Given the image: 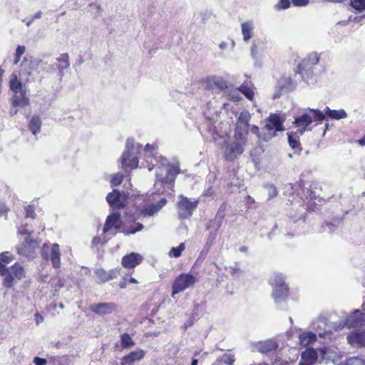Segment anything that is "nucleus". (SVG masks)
I'll return each instance as SVG.
<instances>
[{
  "label": "nucleus",
  "instance_id": "obj_1",
  "mask_svg": "<svg viewBox=\"0 0 365 365\" xmlns=\"http://www.w3.org/2000/svg\"><path fill=\"white\" fill-rule=\"evenodd\" d=\"M145 167L150 171L154 167H157L155 186L165 184H173L175 182L176 176L180 173L178 165H171L167 163V160L158 155L155 145L147 144L144 149Z\"/></svg>",
  "mask_w": 365,
  "mask_h": 365
},
{
  "label": "nucleus",
  "instance_id": "obj_2",
  "mask_svg": "<svg viewBox=\"0 0 365 365\" xmlns=\"http://www.w3.org/2000/svg\"><path fill=\"white\" fill-rule=\"evenodd\" d=\"M312 114H313V113H312ZM313 120H315L313 118V115H310L307 113H304L294 118V124L297 128V131L288 134L289 144L293 149L298 148L299 136L302 135L305 130H308L309 126Z\"/></svg>",
  "mask_w": 365,
  "mask_h": 365
},
{
  "label": "nucleus",
  "instance_id": "obj_3",
  "mask_svg": "<svg viewBox=\"0 0 365 365\" xmlns=\"http://www.w3.org/2000/svg\"><path fill=\"white\" fill-rule=\"evenodd\" d=\"M234 142L229 143L224 140L222 149L223 150L224 158L226 160L232 161L244 152V148L247 144V137L238 136L234 135Z\"/></svg>",
  "mask_w": 365,
  "mask_h": 365
},
{
  "label": "nucleus",
  "instance_id": "obj_4",
  "mask_svg": "<svg viewBox=\"0 0 365 365\" xmlns=\"http://www.w3.org/2000/svg\"><path fill=\"white\" fill-rule=\"evenodd\" d=\"M196 282L197 277L191 272L180 274L175 279L172 284V297L174 298L177 294L193 287Z\"/></svg>",
  "mask_w": 365,
  "mask_h": 365
},
{
  "label": "nucleus",
  "instance_id": "obj_5",
  "mask_svg": "<svg viewBox=\"0 0 365 365\" xmlns=\"http://www.w3.org/2000/svg\"><path fill=\"white\" fill-rule=\"evenodd\" d=\"M140 145H138L136 148L133 139H128L125 145V150L123 152L121 157V164L123 168L130 167L133 169L138 167V160L136 157V154L138 152Z\"/></svg>",
  "mask_w": 365,
  "mask_h": 365
},
{
  "label": "nucleus",
  "instance_id": "obj_6",
  "mask_svg": "<svg viewBox=\"0 0 365 365\" xmlns=\"http://www.w3.org/2000/svg\"><path fill=\"white\" fill-rule=\"evenodd\" d=\"M273 287L272 297L276 303H279L287 296L288 287L281 274H276L269 279Z\"/></svg>",
  "mask_w": 365,
  "mask_h": 365
},
{
  "label": "nucleus",
  "instance_id": "obj_7",
  "mask_svg": "<svg viewBox=\"0 0 365 365\" xmlns=\"http://www.w3.org/2000/svg\"><path fill=\"white\" fill-rule=\"evenodd\" d=\"M309 110L313 113V118L317 121H322L325 119L326 116L331 120H341L347 117V113L344 109L331 110L329 107H326L324 111H321L319 109L307 108L305 111Z\"/></svg>",
  "mask_w": 365,
  "mask_h": 365
},
{
  "label": "nucleus",
  "instance_id": "obj_8",
  "mask_svg": "<svg viewBox=\"0 0 365 365\" xmlns=\"http://www.w3.org/2000/svg\"><path fill=\"white\" fill-rule=\"evenodd\" d=\"M179 197L180 200L177 204L178 216L181 219L188 218L197 208L199 201H191L187 197L182 195Z\"/></svg>",
  "mask_w": 365,
  "mask_h": 365
},
{
  "label": "nucleus",
  "instance_id": "obj_9",
  "mask_svg": "<svg viewBox=\"0 0 365 365\" xmlns=\"http://www.w3.org/2000/svg\"><path fill=\"white\" fill-rule=\"evenodd\" d=\"M42 257L50 259L54 268H59L61 266V253L59 245L56 243L52 244L51 247L47 244H43L41 250Z\"/></svg>",
  "mask_w": 365,
  "mask_h": 365
},
{
  "label": "nucleus",
  "instance_id": "obj_10",
  "mask_svg": "<svg viewBox=\"0 0 365 365\" xmlns=\"http://www.w3.org/2000/svg\"><path fill=\"white\" fill-rule=\"evenodd\" d=\"M362 309L365 312V303L362 304ZM365 325V314L360 310L356 309L349 317L346 318L345 322L334 327L336 331L341 329L344 326L349 328L360 327Z\"/></svg>",
  "mask_w": 365,
  "mask_h": 365
},
{
  "label": "nucleus",
  "instance_id": "obj_11",
  "mask_svg": "<svg viewBox=\"0 0 365 365\" xmlns=\"http://www.w3.org/2000/svg\"><path fill=\"white\" fill-rule=\"evenodd\" d=\"M69 67L70 62L68 54L66 53H61L58 58H56V62L51 64V73L58 71L60 77V81H61L62 78L65 75V71L67 70Z\"/></svg>",
  "mask_w": 365,
  "mask_h": 365
},
{
  "label": "nucleus",
  "instance_id": "obj_12",
  "mask_svg": "<svg viewBox=\"0 0 365 365\" xmlns=\"http://www.w3.org/2000/svg\"><path fill=\"white\" fill-rule=\"evenodd\" d=\"M37 67L38 64L36 61L24 58L20 63L19 77L21 80L28 81L29 78L36 73Z\"/></svg>",
  "mask_w": 365,
  "mask_h": 365
},
{
  "label": "nucleus",
  "instance_id": "obj_13",
  "mask_svg": "<svg viewBox=\"0 0 365 365\" xmlns=\"http://www.w3.org/2000/svg\"><path fill=\"white\" fill-rule=\"evenodd\" d=\"M250 118L251 115L248 111L244 110L240 113L235 129V134L238 138L240 136L247 137Z\"/></svg>",
  "mask_w": 365,
  "mask_h": 365
},
{
  "label": "nucleus",
  "instance_id": "obj_14",
  "mask_svg": "<svg viewBox=\"0 0 365 365\" xmlns=\"http://www.w3.org/2000/svg\"><path fill=\"white\" fill-rule=\"evenodd\" d=\"M265 43L261 40H254L250 48V53L255 64L259 67L262 65V56L264 51Z\"/></svg>",
  "mask_w": 365,
  "mask_h": 365
},
{
  "label": "nucleus",
  "instance_id": "obj_15",
  "mask_svg": "<svg viewBox=\"0 0 365 365\" xmlns=\"http://www.w3.org/2000/svg\"><path fill=\"white\" fill-rule=\"evenodd\" d=\"M106 200L109 205L115 208H121L125 206V196L124 193H120L117 190L108 193L106 196Z\"/></svg>",
  "mask_w": 365,
  "mask_h": 365
},
{
  "label": "nucleus",
  "instance_id": "obj_16",
  "mask_svg": "<svg viewBox=\"0 0 365 365\" xmlns=\"http://www.w3.org/2000/svg\"><path fill=\"white\" fill-rule=\"evenodd\" d=\"M98 283H104L109 280L116 279L120 275V269H114L109 272H106L103 269H97L95 271Z\"/></svg>",
  "mask_w": 365,
  "mask_h": 365
},
{
  "label": "nucleus",
  "instance_id": "obj_17",
  "mask_svg": "<svg viewBox=\"0 0 365 365\" xmlns=\"http://www.w3.org/2000/svg\"><path fill=\"white\" fill-rule=\"evenodd\" d=\"M90 310L99 315H106L111 314L116 309V305L114 303H98L91 304Z\"/></svg>",
  "mask_w": 365,
  "mask_h": 365
},
{
  "label": "nucleus",
  "instance_id": "obj_18",
  "mask_svg": "<svg viewBox=\"0 0 365 365\" xmlns=\"http://www.w3.org/2000/svg\"><path fill=\"white\" fill-rule=\"evenodd\" d=\"M347 341L353 346L365 347V329L351 332L348 335Z\"/></svg>",
  "mask_w": 365,
  "mask_h": 365
},
{
  "label": "nucleus",
  "instance_id": "obj_19",
  "mask_svg": "<svg viewBox=\"0 0 365 365\" xmlns=\"http://www.w3.org/2000/svg\"><path fill=\"white\" fill-rule=\"evenodd\" d=\"M143 257L138 253L131 252L122 258L121 264L126 269H132L141 263Z\"/></svg>",
  "mask_w": 365,
  "mask_h": 365
},
{
  "label": "nucleus",
  "instance_id": "obj_20",
  "mask_svg": "<svg viewBox=\"0 0 365 365\" xmlns=\"http://www.w3.org/2000/svg\"><path fill=\"white\" fill-rule=\"evenodd\" d=\"M253 347L258 351L265 354L274 351L278 347V344L273 339H267L252 344Z\"/></svg>",
  "mask_w": 365,
  "mask_h": 365
},
{
  "label": "nucleus",
  "instance_id": "obj_21",
  "mask_svg": "<svg viewBox=\"0 0 365 365\" xmlns=\"http://www.w3.org/2000/svg\"><path fill=\"white\" fill-rule=\"evenodd\" d=\"M166 203L167 200L165 198H162L156 203L145 207L142 210L140 213L143 217H152L157 214L166 205Z\"/></svg>",
  "mask_w": 365,
  "mask_h": 365
},
{
  "label": "nucleus",
  "instance_id": "obj_22",
  "mask_svg": "<svg viewBox=\"0 0 365 365\" xmlns=\"http://www.w3.org/2000/svg\"><path fill=\"white\" fill-rule=\"evenodd\" d=\"M264 128L267 130H275L276 131L284 130L282 126V120L277 114H270L267 118V122L264 125Z\"/></svg>",
  "mask_w": 365,
  "mask_h": 365
},
{
  "label": "nucleus",
  "instance_id": "obj_23",
  "mask_svg": "<svg viewBox=\"0 0 365 365\" xmlns=\"http://www.w3.org/2000/svg\"><path fill=\"white\" fill-rule=\"evenodd\" d=\"M120 215L118 212H114L110 215L108 216L104 227H103V233L107 232L108 230H110L111 228L114 227L115 229L120 228Z\"/></svg>",
  "mask_w": 365,
  "mask_h": 365
},
{
  "label": "nucleus",
  "instance_id": "obj_24",
  "mask_svg": "<svg viewBox=\"0 0 365 365\" xmlns=\"http://www.w3.org/2000/svg\"><path fill=\"white\" fill-rule=\"evenodd\" d=\"M317 353L314 349H307L301 355L299 365H312L317 360Z\"/></svg>",
  "mask_w": 365,
  "mask_h": 365
},
{
  "label": "nucleus",
  "instance_id": "obj_25",
  "mask_svg": "<svg viewBox=\"0 0 365 365\" xmlns=\"http://www.w3.org/2000/svg\"><path fill=\"white\" fill-rule=\"evenodd\" d=\"M331 327L327 324L324 319H319L315 323V329L320 337L329 336L331 332Z\"/></svg>",
  "mask_w": 365,
  "mask_h": 365
},
{
  "label": "nucleus",
  "instance_id": "obj_26",
  "mask_svg": "<svg viewBox=\"0 0 365 365\" xmlns=\"http://www.w3.org/2000/svg\"><path fill=\"white\" fill-rule=\"evenodd\" d=\"M21 80H19L16 74H13L10 79V89L14 93V95L21 93H27L26 88L22 85Z\"/></svg>",
  "mask_w": 365,
  "mask_h": 365
},
{
  "label": "nucleus",
  "instance_id": "obj_27",
  "mask_svg": "<svg viewBox=\"0 0 365 365\" xmlns=\"http://www.w3.org/2000/svg\"><path fill=\"white\" fill-rule=\"evenodd\" d=\"M27 93H21L14 95L11 99V104L15 107L23 108L29 103V100L26 96Z\"/></svg>",
  "mask_w": 365,
  "mask_h": 365
},
{
  "label": "nucleus",
  "instance_id": "obj_28",
  "mask_svg": "<svg viewBox=\"0 0 365 365\" xmlns=\"http://www.w3.org/2000/svg\"><path fill=\"white\" fill-rule=\"evenodd\" d=\"M243 40L248 41L251 38L254 31V24L252 21H246L241 25Z\"/></svg>",
  "mask_w": 365,
  "mask_h": 365
},
{
  "label": "nucleus",
  "instance_id": "obj_29",
  "mask_svg": "<svg viewBox=\"0 0 365 365\" xmlns=\"http://www.w3.org/2000/svg\"><path fill=\"white\" fill-rule=\"evenodd\" d=\"M317 340V335L312 332H307L300 334L299 342L302 346H308Z\"/></svg>",
  "mask_w": 365,
  "mask_h": 365
},
{
  "label": "nucleus",
  "instance_id": "obj_30",
  "mask_svg": "<svg viewBox=\"0 0 365 365\" xmlns=\"http://www.w3.org/2000/svg\"><path fill=\"white\" fill-rule=\"evenodd\" d=\"M29 127L34 135H36L38 133H39L41 127V120L40 118L38 116L32 117L30 120Z\"/></svg>",
  "mask_w": 365,
  "mask_h": 365
},
{
  "label": "nucleus",
  "instance_id": "obj_31",
  "mask_svg": "<svg viewBox=\"0 0 365 365\" xmlns=\"http://www.w3.org/2000/svg\"><path fill=\"white\" fill-rule=\"evenodd\" d=\"M1 275L4 277L3 281L4 287L8 288L11 287L14 284V280L15 278L14 276H13V274L6 267V273Z\"/></svg>",
  "mask_w": 365,
  "mask_h": 365
},
{
  "label": "nucleus",
  "instance_id": "obj_32",
  "mask_svg": "<svg viewBox=\"0 0 365 365\" xmlns=\"http://www.w3.org/2000/svg\"><path fill=\"white\" fill-rule=\"evenodd\" d=\"M120 340L123 348L129 349L135 344L130 336L126 333H124L120 336Z\"/></svg>",
  "mask_w": 365,
  "mask_h": 365
},
{
  "label": "nucleus",
  "instance_id": "obj_33",
  "mask_svg": "<svg viewBox=\"0 0 365 365\" xmlns=\"http://www.w3.org/2000/svg\"><path fill=\"white\" fill-rule=\"evenodd\" d=\"M128 355L131 359V361L135 362L142 360L145 355V351L142 349H137L131 351Z\"/></svg>",
  "mask_w": 365,
  "mask_h": 365
},
{
  "label": "nucleus",
  "instance_id": "obj_34",
  "mask_svg": "<svg viewBox=\"0 0 365 365\" xmlns=\"http://www.w3.org/2000/svg\"><path fill=\"white\" fill-rule=\"evenodd\" d=\"M210 82L212 85L215 86L216 88L224 90L227 88L226 82L220 77H212L210 78Z\"/></svg>",
  "mask_w": 365,
  "mask_h": 365
},
{
  "label": "nucleus",
  "instance_id": "obj_35",
  "mask_svg": "<svg viewBox=\"0 0 365 365\" xmlns=\"http://www.w3.org/2000/svg\"><path fill=\"white\" fill-rule=\"evenodd\" d=\"M11 270H12L11 273L13 274L14 277L17 279H21L24 276V268L21 265H19L16 263L12 266Z\"/></svg>",
  "mask_w": 365,
  "mask_h": 365
},
{
  "label": "nucleus",
  "instance_id": "obj_36",
  "mask_svg": "<svg viewBox=\"0 0 365 365\" xmlns=\"http://www.w3.org/2000/svg\"><path fill=\"white\" fill-rule=\"evenodd\" d=\"M185 249V245L184 242L180 243L177 247H173L169 252V256L170 257H178L181 255L182 252Z\"/></svg>",
  "mask_w": 365,
  "mask_h": 365
},
{
  "label": "nucleus",
  "instance_id": "obj_37",
  "mask_svg": "<svg viewBox=\"0 0 365 365\" xmlns=\"http://www.w3.org/2000/svg\"><path fill=\"white\" fill-rule=\"evenodd\" d=\"M340 365H365V360L359 357H351Z\"/></svg>",
  "mask_w": 365,
  "mask_h": 365
},
{
  "label": "nucleus",
  "instance_id": "obj_38",
  "mask_svg": "<svg viewBox=\"0 0 365 365\" xmlns=\"http://www.w3.org/2000/svg\"><path fill=\"white\" fill-rule=\"evenodd\" d=\"M264 188L267 190L269 199L274 198L277 195V190L274 185L267 184L264 185Z\"/></svg>",
  "mask_w": 365,
  "mask_h": 365
},
{
  "label": "nucleus",
  "instance_id": "obj_39",
  "mask_svg": "<svg viewBox=\"0 0 365 365\" xmlns=\"http://www.w3.org/2000/svg\"><path fill=\"white\" fill-rule=\"evenodd\" d=\"M124 178V175L121 173L113 175L110 180V183L113 186L120 185Z\"/></svg>",
  "mask_w": 365,
  "mask_h": 365
},
{
  "label": "nucleus",
  "instance_id": "obj_40",
  "mask_svg": "<svg viewBox=\"0 0 365 365\" xmlns=\"http://www.w3.org/2000/svg\"><path fill=\"white\" fill-rule=\"evenodd\" d=\"M351 5L356 10H365V0H351Z\"/></svg>",
  "mask_w": 365,
  "mask_h": 365
},
{
  "label": "nucleus",
  "instance_id": "obj_41",
  "mask_svg": "<svg viewBox=\"0 0 365 365\" xmlns=\"http://www.w3.org/2000/svg\"><path fill=\"white\" fill-rule=\"evenodd\" d=\"M221 360L225 364L233 365L235 361V355L226 353L222 356Z\"/></svg>",
  "mask_w": 365,
  "mask_h": 365
},
{
  "label": "nucleus",
  "instance_id": "obj_42",
  "mask_svg": "<svg viewBox=\"0 0 365 365\" xmlns=\"http://www.w3.org/2000/svg\"><path fill=\"white\" fill-rule=\"evenodd\" d=\"M240 91L248 99L252 100L254 96V92L250 88L242 86L240 88Z\"/></svg>",
  "mask_w": 365,
  "mask_h": 365
},
{
  "label": "nucleus",
  "instance_id": "obj_43",
  "mask_svg": "<svg viewBox=\"0 0 365 365\" xmlns=\"http://www.w3.org/2000/svg\"><path fill=\"white\" fill-rule=\"evenodd\" d=\"M0 259L3 262L9 263L14 259V256L9 252H4L0 255Z\"/></svg>",
  "mask_w": 365,
  "mask_h": 365
},
{
  "label": "nucleus",
  "instance_id": "obj_44",
  "mask_svg": "<svg viewBox=\"0 0 365 365\" xmlns=\"http://www.w3.org/2000/svg\"><path fill=\"white\" fill-rule=\"evenodd\" d=\"M290 1L289 0H280L279 4L276 6L277 9H287L290 6Z\"/></svg>",
  "mask_w": 365,
  "mask_h": 365
},
{
  "label": "nucleus",
  "instance_id": "obj_45",
  "mask_svg": "<svg viewBox=\"0 0 365 365\" xmlns=\"http://www.w3.org/2000/svg\"><path fill=\"white\" fill-rule=\"evenodd\" d=\"M229 96L231 99L238 101L241 99L240 91L238 90H232L230 92Z\"/></svg>",
  "mask_w": 365,
  "mask_h": 365
},
{
  "label": "nucleus",
  "instance_id": "obj_46",
  "mask_svg": "<svg viewBox=\"0 0 365 365\" xmlns=\"http://www.w3.org/2000/svg\"><path fill=\"white\" fill-rule=\"evenodd\" d=\"M307 61L310 62L312 65H316L319 61V58L317 53H312L309 56Z\"/></svg>",
  "mask_w": 365,
  "mask_h": 365
},
{
  "label": "nucleus",
  "instance_id": "obj_47",
  "mask_svg": "<svg viewBox=\"0 0 365 365\" xmlns=\"http://www.w3.org/2000/svg\"><path fill=\"white\" fill-rule=\"evenodd\" d=\"M26 217H31L34 218L35 217V213H34V209L32 206L29 205L26 207Z\"/></svg>",
  "mask_w": 365,
  "mask_h": 365
},
{
  "label": "nucleus",
  "instance_id": "obj_48",
  "mask_svg": "<svg viewBox=\"0 0 365 365\" xmlns=\"http://www.w3.org/2000/svg\"><path fill=\"white\" fill-rule=\"evenodd\" d=\"M227 270H228V272L230 274H232L233 275L235 274L242 272V270L240 269V268L237 264H235V265H232V266H230L227 268Z\"/></svg>",
  "mask_w": 365,
  "mask_h": 365
},
{
  "label": "nucleus",
  "instance_id": "obj_49",
  "mask_svg": "<svg viewBox=\"0 0 365 365\" xmlns=\"http://www.w3.org/2000/svg\"><path fill=\"white\" fill-rule=\"evenodd\" d=\"M292 2L296 6H305L309 4V0H292Z\"/></svg>",
  "mask_w": 365,
  "mask_h": 365
},
{
  "label": "nucleus",
  "instance_id": "obj_50",
  "mask_svg": "<svg viewBox=\"0 0 365 365\" xmlns=\"http://www.w3.org/2000/svg\"><path fill=\"white\" fill-rule=\"evenodd\" d=\"M133 361H131V359L128 356V355L124 356L122 359L120 364L121 365H133Z\"/></svg>",
  "mask_w": 365,
  "mask_h": 365
},
{
  "label": "nucleus",
  "instance_id": "obj_51",
  "mask_svg": "<svg viewBox=\"0 0 365 365\" xmlns=\"http://www.w3.org/2000/svg\"><path fill=\"white\" fill-rule=\"evenodd\" d=\"M25 51L26 47L24 46H18L16 50V56H17L18 58H21Z\"/></svg>",
  "mask_w": 365,
  "mask_h": 365
},
{
  "label": "nucleus",
  "instance_id": "obj_52",
  "mask_svg": "<svg viewBox=\"0 0 365 365\" xmlns=\"http://www.w3.org/2000/svg\"><path fill=\"white\" fill-rule=\"evenodd\" d=\"M33 362L36 365H46L47 364V361L45 359H42V358H40L38 356H36L34 359Z\"/></svg>",
  "mask_w": 365,
  "mask_h": 365
},
{
  "label": "nucleus",
  "instance_id": "obj_53",
  "mask_svg": "<svg viewBox=\"0 0 365 365\" xmlns=\"http://www.w3.org/2000/svg\"><path fill=\"white\" fill-rule=\"evenodd\" d=\"M9 211V208L3 203H0V217L6 216Z\"/></svg>",
  "mask_w": 365,
  "mask_h": 365
},
{
  "label": "nucleus",
  "instance_id": "obj_54",
  "mask_svg": "<svg viewBox=\"0 0 365 365\" xmlns=\"http://www.w3.org/2000/svg\"><path fill=\"white\" fill-rule=\"evenodd\" d=\"M34 317H35V322H36V325L40 324L44 320V318L43 317V316H41L38 312L35 314Z\"/></svg>",
  "mask_w": 365,
  "mask_h": 365
},
{
  "label": "nucleus",
  "instance_id": "obj_55",
  "mask_svg": "<svg viewBox=\"0 0 365 365\" xmlns=\"http://www.w3.org/2000/svg\"><path fill=\"white\" fill-rule=\"evenodd\" d=\"M143 228V225L140 223H138V227L136 229L132 230L129 232H125V235L135 234V232L142 230Z\"/></svg>",
  "mask_w": 365,
  "mask_h": 365
},
{
  "label": "nucleus",
  "instance_id": "obj_56",
  "mask_svg": "<svg viewBox=\"0 0 365 365\" xmlns=\"http://www.w3.org/2000/svg\"><path fill=\"white\" fill-rule=\"evenodd\" d=\"M25 240L26 244L32 248H34L37 244L36 241L31 240L29 237H26Z\"/></svg>",
  "mask_w": 365,
  "mask_h": 365
},
{
  "label": "nucleus",
  "instance_id": "obj_57",
  "mask_svg": "<svg viewBox=\"0 0 365 365\" xmlns=\"http://www.w3.org/2000/svg\"><path fill=\"white\" fill-rule=\"evenodd\" d=\"M42 15H43V13L39 11H37L34 16H31L33 20H36V19H41L42 17Z\"/></svg>",
  "mask_w": 365,
  "mask_h": 365
},
{
  "label": "nucleus",
  "instance_id": "obj_58",
  "mask_svg": "<svg viewBox=\"0 0 365 365\" xmlns=\"http://www.w3.org/2000/svg\"><path fill=\"white\" fill-rule=\"evenodd\" d=\"M22 21L24 22L27 26H30L34 20L31 17H29L26 19L23 20Z\"/></svg>",
  "mask_w": 365,
  "mask_h": 365
},
{
  "label": "nucleus",
  "instance_id": "obj_59",
  "mask_svg": "<svg viewBox=\"0 0 365 365\" xmlns=\"http://www.w3.org/2000/svg\"><path fill=\"white\" fill-rule=\"evenodd\" d=\"M251 132L258 135L259 133V128L256 125H253L251 128Z\"/></svg>",
  "mask_w": 365,
  "mask_h": 365
},
{
  "label": "nucleus",
  "instance_id": "obj_60",
  "mask_svg": "<svg viewBox=\"0 0 365 365\" xmlns=\"http://www.w3.org/2000/svg\"><path fill=\"white\" fill-rule=\"evenodd\" d=\"M101 242V238L100 237H94L92 240L93 245H98Z\"/></svg>",
  "mask_w": 365,
  "mask_h": 365
},
{
  "label": "nucleus",
  "instance_id": "obj_61",
  "mask_svg": "<svg viewBox=\"0 0 365 365\" xmlns=\"http://www.w3.org/2000/svg\"><path fill=\"white\" fill-rule=\"evenodd\" d=\"M6 273V266L0 262V274Z\"/></svg>",
  "mask_w": 365,
  "mask_h": 365
},
{
  "label": "nucleus",
  "instance_id": "obj_62",
  "mask_svg": "<svg viewBox=\"0 0 365 365\" xmlns=\"http://www.w3.org/2000/svg\"><path fill=\"white\" fill-rule=\"evenodd\" d=\"M219 47L222 50H225L227 48V43L226 42H221L219 45Z\"/></svg>",
  "mask_w": 365,
  "mask_h": 365
},
{
  "label": "nucleus",
  "instance_id": "obj_63",
  "mask_svg": "<svg viewBox=\"0 0 365 365\" xmlns=\"http://www.w3.org/2000/svg\"><path fill=\"white\" fill-rule=\"evenodd\" d=\"M19 232L21 235L31 234V232L29 230H26L25 228H23L22 230L19 229Z\"/></svg>",
  "mask_w": 365,
  "mask_h": 365
},
{
  "label": "nucleus",
  "instance_id": "obj_64",
  "mask_svg": "<svg viewBox=\"0 0 365 365\" xmlns=\"http://www.w3.org/2000/svg\"><path fill=\"white\" fill-rule=\"evenodd\" d=\"M359 145H365V135L360 140H358Z\"/></svg>",
  "mask_w": 365,
  "mask_h": 365
}]
</instances>
